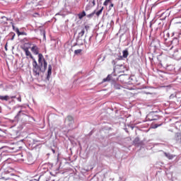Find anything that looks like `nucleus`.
Listing matches in <instances>:
<instances>
[{
  "label": "nucleus",
  "instance_id": "obj_1",
  "mask_svg": "<svg viewBox=\"0 0 181 181\" xmlns=\"http://www.w3.org/2000/svg\"><path fill=\"white\" fill-rule=\"evenodd\" d=\"M47 69V62L42 54H38V64L36 59L33 62V71L34 76H40V73H45Z\"/></svg>",
  "mask_w": 181,
  "mask_h": 181
},
{
  "label": "nucleus",
  "instance_id": "obj_2",
  "mask_svg": "<svg viewBox=\"0 0 181 181\" xmlns=\"http://www.w3.org/2000/svg\"><path fill=\"white\" fill-rule=\"evenodd\" d=\"M30 43H25L23 47H21L22 50L25 52V56L29 57L30 59H32L33 62V60H35L33 56L32 55V53H30V51H29V49L30 48Z\"/></svg>",
  "mask_w": 181,
  "mask_h": 181
},
{
  "label": "nucleus",
  "instance_id": "obj_3",
  "mask_svg": "<svg viewBox=\"0 0 181 181\" xmlns=\"http://www.w3.org/2000/svg\"><path fill=\"white\" fill-rule=\"evenodd\" d=\"M115 70L117 73H125L127 68L124 65H117Z\"/></svg>",
  "mask_w": 181,
  "mask_h": 181
},
{
  "label": "nucleus",
  "instance_id": "obj_4",
  "mask_svg": "<svg viewBox=\"0 0 181 181\" xmlns=\"http://www.w3.org/2000/svg\"><path fill=\"white\" fill-rule=\"evenodd\" d=\"M9 155L11 153L8 150H4L1 153V158L4 161L9 160V158H5V156H9Z\"/></svg>",
  "mask_w": 181,
  "mask_h": 181
},
{
  "label": "nucleus",
  "instance_id": "obj_5",
  "mask_svg": "<svg viewBox=\"0 0 181 181\" xmlns=\"http://www.w3.org/2000/svg\"><path fill=\"white\" fill-rule=\"evenodd\" d=\"M31 52L35 54V55H39V47H37L36 45H33V47H31Z\"/></svg>",
  "mask_w": 181,
  "mask_h": 181
},
{
  "label": "nucleus",
  "instance_id": "obj_6",
  "mask_svg": "<svg viewBox=\"0 0 181 181\" xmlns=\"http://www.w3.org/2000/svg\"><path fill=\"white\" fill-rule=\"evenodd\" d=\"M16 32L18 36H28V33H26L25 32H21L19 30V28H16Z\"/></svg>",
  "mask_w": 181,
  "mask_h": 181
},
{
  "label": "nucleus",
  "instance_id": "obj_7",
  "mask_svg": "<svg viewBox=\"0 0 181 181\" xmlns=\"http://www.w3.org/2000/svg\"><path fill=\"white\" fill-rule=\"evenodd\" d=\"M0 100L1 101H8V100H11V98L8 95H0Z\"/></svg>",
  "mask_w": 181,
  "mask_h": 181
},
{
  "label": "nucleus",
  "instance_id": "obj_8",
  "mask_svg": "<svg viewBox=\"0 0 181 181\" xmlns=\"http://www.w3.org/2000/svg\"><path fill=\"white\" fill-rule=\"evenodd\" d=\"M165 156H166V158H168V159H173L175 158V156L170 154V153H164Z\"/></svg>",
  "mask_w": 181,
  "mask_h": 181
},
{
  "label": "nucleus",
  "instance_id": "obj_9",
  "mask_svg": "<svg viewBox=\"0 0 181 181\" xmlns=\"http://www.w3.org/2000/svg\"><path fill=\"white\" fill-rule=\"evenodd\" d=\"M122 53H123V57H124V59H127V57H128V56H129V53L128 52V49H124L123 52H122Z\"/></svg>",
  "mask_w": 181,
  "mask_h": 181
},
{
  "label": "nucleus",
  "instance_id": "obj_10",
  "mask_svg": "<svg viewBox=\"0 0 181 181\" xmlns=\"http://www.w3.org/2000/svg\"><path fill=\"white\" fill-rule=\"evenodd\" d=\"M1 19H3V21H1V23H2L3 25H6V23H8V18L3 16L1 17Z\"/></svg>",
  "mask_w": 181,
  "mask_h": 181
},
{
  "label": "nucleus",
  "instance_id": "obj_11",
  "mask_svg": "<svg viewBox=\"0 0 181 181\" xmlns=\"http://www.w3.org/2000/svg\"><path fill=\"white\" fill-rule=\"evenodd\" d=\"M52 76V65H48L47 77Z\"/></svg>",
  "mask_w": 181,
  "mask_h": 181
},
{
  "label": "nucleus",
  "instance_id": "obj_12",
  "mask_svg": "<svg viewBox=\"0 0 181 181\" xmlns=\"http://www.w3.org/2000/svg\"><path fill=\"white\" fill-rule=\"evenodd\" d=\"M66 121H68V122H70L71 124V122H74V118H73V116H68L66 117Z\"/></svg>",
  "mask_w": 181,
  "mask_h": 181
},
{
  "label": "nucleus",
  "instance_id": "obj_13",
  "mask_svg": "<svg viewBox=\"0 0 181 181\" xmlns=\"http://www.w3.org/2000/svg\"><path fill=\"white\" fill-rule=\"evenodd\" d=\"M84 16H86V11L78 14V19H81L82 18H84Z\"/></svg>",
  "mask_w": 181,
  "mask_h": 181
},
{
  "label": "nucleus",
  "instance_id": "obj_14",
  "mask_svg": "<svg viewBox=\"0 0 181 181\" xmlns=\"http://www.w3.org/2000/svg\"><path fill=\"white\" fill-rule=\"evenodd\" d=\"M103 11H104V7H101V8L95 13L96 16H100V15L103 13Z\"/></svg>",
  "mask_w": 181,
  "mask_h": 181
},
{
  "label": "nucleus",
  "instance_id": "obj_15",
  "mask_svg": "<svg viewBox=\"0 0 181 181\" xmlns=\"http://www.w3.org/2000/svg\"><path fill=\"white\" fill-rule=\"evenodd\" d=\"M84 33H86V30L83 28L81 31L78 33V36H80V37H83L84 36Z\"/></svg>",
  "mask_w": 181,
  "mask_h": 181
},
{
  "label": "nucleus",
  "instance_id": "obj_16",
  "mask_svg": "<svg viewBox=\"0 0 181 181\" xmlns=\"http://www.w3.org/2000/svg\"><path fill=\"white\" fill-rule=\"evenodd\" d=\"M106 81H111V75H108L107 78L103 80V83H105Z\"/></svg>",
  "mask_w": 181,
  "mask_h": 181
},
{
  "label": "nucleus",
  "instance_id": "obj_17",
  "mask_svg": "<svg viewBox=\"0 0 181 181\" xmlns=\"http://www.w3.org/2000/svg\"><path fill=\"white\" fill-rule=\"evenodd\" d=\"M110 2H111V0H105V2L103 3V5L105 6H107L108 4H110Z\"/></svg>",
  "mask_w": 181,
  "mask_h": 181
},
{
  "label": "nucleus",
  "instance_id": "obj_18",
  "mask_svg": "<svg viewBox=\"0 0 181 181\" xmlns=\"http://www.w3.org/2000/svg\"><path fill=\"white\" fill-rule=\"evenodd\" d=\"M81 52H83L82 49H76V50L74 51V53H75L76 54H80V53H81Z\"/></svg>",
  "mask_w": 181,
  "mask_h": 181
},
{
  "label": "nucleus",
  "instance_id": "obj_19",
  "mask_svg": "<svg viewBox=\"0 0 181 181\" xmlns=\"http://www.w3.org/2000/svg\"><path fill=\"white\" fill-rule=\"evenodd\" d=\"M95 14V11H93L92 13L88 14L87 16L88 18H91L92 16H94V15Z\"/></svg>",
  "mask_w": 181,
  "mask_h": 181
},
{
  "label": "nucleus",
  "instance_id": "obj_20",
  "mask_svg": "<svg viewBox=\"0 0 181 181\" xmlns=\"http://www.w3.org/2000/svg\"><path fill=\"white\" fill-rule=\"evenodd\" d=\"M85 29L86 30V32L88 30V29H90V26L88 25H85Z\"/></svg>",
  "mask_w": 181,
  "mask_h": 181
},
{
  "label": "nucleus",
  "instance_id": "obj_21",
  "mask_svg": "<svg viewBox=\"0 0 181 181\" xmlns=\"http://www.w3.org/2000/svg\"><path fill=\"white\" fill-rule=\"evenodd\" d=\"M17 100L21 103V101H22V98L19 96L18 98H17Z\"/></svg>",
  "mask_w": 181,
  "mask_h": 181
},
{
  "label": "nucleus",
  "instance_id": "obj_22",
  "mask_svg": "<svg viewBox=\"0 0 181 181\" xmlns=\"http://www.w3.org/2000/svg\"><path fill=\"white\" fill-rule=\"evenodd\" d=\"M113 7H114V4L111 3V4L109 6L110 9H111V8H113Z\"/></svg>",
  "mask_w": 181,
  "mask_h": 181
},
{
  "label": "nucleus",
  "instance_id": "obj_23",
  "mask_svg": "<svg viewBox=\"0 0 181 181\" xmlns=\"http://www.w3.org/2000/svg\"><path fill=\"white\" fill-rule=\"evenodd\" d=\"M92 4L93 6H95V0H93Z\"/></svg>",
  "mask_w": 181,
  "mask_h": 181
},
{
  "label": "nucleus",
  "instance_id": "obj_24",
  "mask_svg": "<svg viewBox=\"0 0 181 181\" xmlns=\"http://www.w3.org/2000/svg\"><path fill=\"white\" fill-rule=\"evenodd\" d=\"M158 127H160V124H156L154 128H158Z\"/></svg>",
  "mask_w": 181,
  "mask_h": 181
},
{
  "label": "nucleus",
  "instance_id": "obj_25",
  "mask_svg": "<svg viewBox=\"0 0 181 181\" xmlns=\"http://www.w3.org/2000/svg\"><path fill=\"white\" fill-rule=\"evenodd\" d=\"M125 77V76L124 75H120L119 76V78L121 79V78H124Z\"/></svg>",
  "mask_w": 181,
  "mask_h": 181
},
{
  "label": "nucleus",
  "instance_id": "obj_26",
  "mask_svg": "<svg viewBox=\"0 0 181 181\" xmlns=\"http://www.w3.org/2000/svg\"><path fill=\"white\" fill-rule=\"evenodd\" d=\"M21 115V111L20 112H18V115H17V117H19V116Z\"/></svg>",
  "mask_w": 181,
  "mask_h": 181
},
{
  "label": "nucleus",
  "instance_id": "obj_27",
  "mask_svg": "<svg viewBox=\"0 0 181 181\" xmlns=\"http://www.w3.org/2000/svg\"><path fill=\"white\" fill-rule=\"evenodd\" d=\"M10 98H16V96H11Z\"/></svg>",
  "mask_w": 181,
  "mask_h": 181
},
{
  "label": "nucleus",
  "instance_id": "obj_28",
  "mask_svg": "<svg viewBox=\"0 0 181 181\" xmlns=\"http://www.w3.org/2000/svg\"><path fill=\"white\" fill-rule=\"evenodd\" d=\"M112 64H115V61L113 60V61L112 62Z\"/></svg>",
  "mask_w": 181,
  "mask_h": 181
},
{
  "label": "nucleus",
  "instance_id": "obj_29",
  "mask_svg": "<svg viewBox=\"0 0 181 181\" xmlns=\"http://www.w3.org/2000/svg\"><path fill=\"white\" fill-rule=\"evenodd\" d=\"M52 152L53 153H56V151H54V149H52Z\"/></svg>",
  "mask_w": 181,
  "mask_h": 181
},
{
  "label": "nucleus",
  "instance_id": "obj_30",
  "mask_svg": "<svg viewBox=\"0 0 181 181\" xmlns=\"http://www.w3.org/2000/svg\"><path fill=\"white\" fill-rule=\"evenodd\" d=\"M150 28H152V23H150Z\"/></svg>",
  "mask_w": 181,
  "mask_h": 181
},
{
  "label": "nucleus",
  "instance_id": "obj_31",
  "mask_svg": "<svg viewBox=\"0 0 181 181\" xmlns=\"http://www.w3.org/2000/svg\"><path fill=\"white\" fill-rule=\"evenodd\" d=\"M171 49H173V46H172V47H170V50H171Z\"/></svg>",
  "mask_w": 181,
  "mask_h": 181
},
{
  "label": "nucleus",
  "instance_id": "obj_32",
  "mask_svg": "<svg viewBox=\"0 0 181 181\" xmlns=\"http://www.w3.org/2000/svg\"><path fill=\"white\" fill-rule=\"evenodd\" d=\"M5 49H6V50H8V49L6 48V46H5Z\"/></svg>",
  "mask_w": 181,
  "mask_h": 181
},
{
  "label": "nucleus",
  "instance_id": "obj_33",
  "mask_svg": "<svg viewBox=\"0 0 181 181\" xmlns=\"http://www.w3.org/2000/svg\"><path fill=\"white\" fill-rule=\"evenodd\" d=\"M13 28H15V26H14V25H13Z\"/></svg>",
  "mask_w": 181,
  "mask_h": 181
},
{
  "label": "nucleus",
  "instance_id": "obj_34",
  "mask_svg": "<svg viewBox=\"0 0 181 181\" xmlns=\"http://www.w3.org/2000/svg\"><path fill=\"white\" fill-rule=\"evenodd\" d=\"M21 160H23V158H22Z\"/></svg>",
  "mask_w": 181,
  "mask_h": 181
},
{
  "label": "nucleus",
  "instance_id": "obj_35",
  "mask_svg": "<svg viewBox=\"0 0 181 181\" xmlns=\"http://www.w3.org/2000/svg\"><path fill=\"white\" fill-rule=\"evenodd\" d=\"M175 40H177V39H175Z\"/></svg>",
  "mask_w": 181,
  "mask_h": 181
}]
</instances>
